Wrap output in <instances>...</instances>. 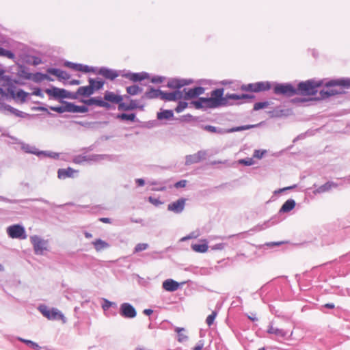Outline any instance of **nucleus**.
<instances>
[{
    "label": "nucleus",
    "instance_id": "nucleus-1",
    "mask_svg": "<svg viewBox=\"0 0 350 350\" xmlns=\"http://www.w3.org/2000/svg\"><path fill=\"white\" fill-rule=\"evenodd\" d=\"M224 88H217L211 92L210 98L199 97L197 100H192L191 105L197 109H215L225 105L226 100L223 98Z\"/></svg>",
    "mask_w": 350,
    "mask_h": 350
},
{
    "label": "nucleus",
    "instance_id": "nucleus-2",
    "mask_svg": "<svg viewBox=\"0 0 350 350\" xmlns=\"http://www.w3.org/2000/svg\"><path fill=\"white\" fill-rule=\"evenodd\" d=\"M323 82L322 80L316 81L310 79L306 81H301L295 87L296 95L301 96H314L318 92L317 88L322 86Z\"/></svg>",
    "mask_w": 350,
    "mask_h": 350
},
{
    "label": "nucleus",
    "instance_id": "nucleus-3",
    "mask_svg": "<svg viewBox=\"0 0 350 350\" xmlns=\"http://www.w3.org/2000/svg\"><path fill=\"white\" fill-rule=\"evenodd\" d=\"M273 92L275 95L291 97L296 95L295 87L291 83H273Z\"/></svg>",
    "mask_w": 350,
    "mask_h": 350
},
{
    "label": "nucleus",
    "instance_id": "nucleus-4",
    "mask_svg": "<svg viewBox=\"0 0 350 350\" xmlns=\"http://www.w3.org/2000/svg\"><path fill=\"white\" fill-rule=\"evenodd\" d=\"M44 92L49 95V96L56 100L64 98L77 99L78 98L77 92L73 93L68 92L65 89L59 88L55 86H52L51 88L45 89Z\"/></svg>",
    "mask_w": 350,
    "mask_h": 350
},
{
    "label": "nucleus",
    "instance_id": "nucleus-5",
    "mask_svg": "<svg viewBox=\"0 0 350 350\" xmlns=\"http://www.w3.org/2000/svg\"><path fill=\"white\" fill-rule=\"evenodd\" d=\"M31 243L33 245L34 253L36 255H43L45 251H48L47 240L42 239L38 235H33L30 237Z\"/></svg>",
    "mask_w": 350,
    "mask_h": 350
},
{
    "label": "nucleus",
    "instance_id": "nucleus-6",
    "mask_svg": "<svg viewBox=\"0 0 350 350\" xmlns=\"http://www.w3.org/2000/svg\"><path fill=\"white\" fill-rule=\"evenodd\" d=\"M38 309L42 314L49 320H59L64 319V314L57 308H53L50 309L46 305L41 304L38 306Z\"/></svg>",
    "mask_w": 350,
    "mask_h": 350
},
{
    "label": "nucleus",
    "instance_id": "nucleus-7",
    "mask_svg": "<svg viewBox=\"0 0 350 350\" xmlns=\"http://www.w3.org/2000/svg\"><path fill=\"white\" fill-rule=\"evenodd\" d=\"M7 233L12 239H25L27 234L25 228L19 224H14L7 228Z\"/></svg>",
    "mask_w": 350,
    "mask_h": 350
},
{
    "label": "nucleus",
    "instance_id": "nucleus-8",
    "mask_svg": "<svg viewBox=\"0 0 350 350\" xmlns=\"http://www.w3.org/2000/svg\"><path fill=\"white\" fill-rule=\"evenodd\" d=\"M120 72H122L121 73L122 77L133 82L142 81L150 77L149 74L146 72H132L129 70H123Z\"/></svg>",
    "mask_w": 350,
    "mask_h": 350
},
{
    "label": "nucleus",
    "instance_id": "nucleus-9",
    "mask_svg": "<svg viewBox=\"0 0 350 350\" xmlns=\"http://www.w3.org/2000/svg\"><path fill=\"white\" fill-rule=\"evenodd\" d=\"M120 314L122 317L128 319H133L136 317L135 308L129 303H123L120 306Z\"/></svg>",
    "mask_w": 350,
    "mask_h": 350
},
{
    "label": "nucleus",
    "instance_id": "nucleus-10",
    "mask_svg": "<svg viewBox=\"0 0 350 350\" xmlns=\"http://www.w3.org/2000/svg\"><path fill=\"white\" fill-rule=\"evenodd\" d=\"M121 70H113L107 67H101L99 68L97 74L102 75L107 79L114 80L118 76H121Z\"/></svg>",
    "mask_w": 350,
    "mask_h": 350
},
{
    "label": "nucleus",
    "instance_id": "nucleus-11",
    "mask_svg": "<svg viewBox=\"0 0 350 350\" xmlns=\"http://www.w3.org/2000/svg\"><path fill=\"white\" fill-rule=\"evenodd\" d=\"M205 89L203 87L198 86L191 89L184 88L183 92H185L183 98L185 100L194 98L202 94L204 92Z\"/></svg>",
    "mask_w": 350,
    "mask_h": 350
},
{
    "label": "nucleus",
    "instance_id": "nucleus-12",
    "mask_svg": "<svg viewBox=\"0 0 350 350\" xmlns=\"http://www.w3.org/2000/svg\"><path fill=\"white\" fill-rule=\"evenodd\" d=\"M82 102L88 106L95 105L106 109L111 107V105L108 102L103 100L100 97H92L88 100H83Z\"/></svg>",
    "mask_w": 350,
    "mask_h": 350
},
{
    "label": "nucleus",
    "instance_id": "nucleus-13",
    "mask_svg": "<svg viewBox=\"0 0 350 350\" xmlns=\"http://www.w3.org/2000/svg\"><path fill=\"white\" fill-rule=\"evenodd\" d=\"M191 82V80L172 78L169 79L167 84V87L169 88L176 89V90H179L180 88L184 87L185 85L190 84Z\"/></svg>",
    "mask_w": 350,
    "mask_h": 350
},
{
    "label": "nucleus",
    "instance_id": "nucleus-14",
    "mask_svg": "<svg viewBox=\"0 0 350 350\" xmlns=\"http://www.w3.org/2000/svg\"><path fill=\"white\" fill-rule=\"evenodd\" d=\"M185 205V199L179 198L178 200L168 204L167 210L179 214L183 212Z\"/></svg>",
    "mask_w": 350,
    "mask_h": 350
},
{
    "label": "nucleus",
    "instance_id": "nucleus-15",
    "mask_svg": "<svg viewBox=\"0 0 350 350\" xmlns=\"http://www.w3.org/2000/svg\"><path fill=\"white\" fill-rule=\"evenodd\" d=\"M183 98L182 91L175 90L172 92H162L161 100L167 101H176Z\"/></svg>",
    "mask_w": 350,
    "mask_h": 350
},
{
    "label": "nucleus",
    "instance_id": "nucleus-16",
    "mask_svg": "<svg viewBox=\"0 0 350 350\" xmlns=\"http://www.w3.org/2000/svg\"><path fill=\"white\" fill-rule=\"evenodd\" d=\"M103 157H104V155H103V154H92L90 156L79 154V155L75 156L73 158V162L76 164H81V163H83L84 161H98L99 159H103Z\"/></svg>",
    "mask_w": 350,
    "mask_h": 350
},
{
    "label": "nucleus",
    "instance_id": "nucleus-17",
    "mask_svg": "<svg viewBox=\"0 0 350 350\" xmlns=\"http://www.w3.org/2000/svg\"><path fill=\"white\" fill-rule=\"evenodd\" d=\"M325 85L327 88L341 86L345 88H350V79L347 78L330 80L327 82Z\"/></svg>",
    "mask_w": 350,
    "mask_h": 350
},
{
    "label": "nucleus",
    "instance_id": "nucleus-18",
    "mask_svg": "<svg viewBox=\"0 0 350 350\" xmlns=\"http://www.w3.org/2000/svg\"><path fill=\"white\" fill-rule=\"evenodd\" d=\"M104 99L106 102H111L120 105V103H122L123 96L121 95H116L113 92L106 91L104 94Z\"/></svg>",
    "mask_w": 350,
    "mask_h": 350
},
{
    "label": "nucleus",
    "instance_id": "nucleus-19",
    "mask_svg": "<svg viewBox=\"0 0 350 350\" xmlns=\"http://www.w3.org/2000/svg\"><path fill=\"white\" fill-rule=\"evenodd\" d=\"M162 90L150 87L142 96V99H154L160 97L161 99Z\"/></svg>",
    "mask_w": 350,
    "mask_h": 350
},
{
    "label": "nucleus",
    "instance_id": "nucleus-20",
    "mask_svg": "<svg viewBox=\"0 0 350 350\" xmlns=\"http://www.w3.org/2000/svg\"><path fill=\"white\" fill-rule=\"evenodd\" d=\"M78 172L73 168L68 167L67 168H60L57 171V177L59 179H66L67 178L74 177V174Z\"/></svg>",
    "mask_w": 350,
    "mask_h": 350
},
{
    "label": "nucleus",
    "instance_id": "nucleus-21",
    "mask_svg": "<svg viewBox=\"0 0 350 350\" xmlns=\"http://www.w3.org/2000/svg\"><path fill=\"white\" fill-rule=\"evenodd\" d=\"M137 108H139L141 109H144V106H139L137 103L136 100H131L129 104H126L124 102L122 103H120V105L118 106V109L119 111H131L134 110Z\"/></svg>",
    "mask_w": 350,
    "mask_h": 350
},
{
    "label": "nucleus",
    "instance_id": "nucleus-22",
    "mask_svg": "<svg viewBox=\"0 0 350 350\" xmlns=\"http://www.w3.org/2000/svg\"><path fill=\"white\" fill-rule=\"evenodd\" d=\"M162 286L167 291L174 292L179 288L180 284L172 279H167L163 282Z\"/></svg>",
    "mask_w": 350,
    "mask_h": 350
},
{
    "label": "nucleus",
    "instance_id": "nucleus-23",
    "mask_svg": "<svg viewBox=\"0 0 350 350\" xmlns=\"http://www.w3.org/2000/svg\"><path fill=\"white\" fill-rule=\"evenodd\" d=\"M47 72L57 77L59 79L66 80L70 78V75L58 68H49L47 69Z\"/></svg>",
    "mask_w": 350,
    "mask_h": 350
},
{
    "label": "nucleus",
    "instance_id": "nucleus-24",
    "mask_svg": "<svg viewBox=\"0 0 350 350\" xmlns=\"http://www.w3.org/2000/svg\"><path fill=\"white\" fill-rule=\"evenodd\" d=\"M338 184L332 181H327L325 184L319 187L317 189L313 191L314 194L325 193L329 191L332 188H336Z\"/></svg>",
    "mask_w": 350,
    "mask_h": 350
},
{
    "label": "nucleus",
    "instance_id": "nucleus-25",
    "mask_svg": "<svg viewBox=\"0 0 350 350\" xmlns=\"http://www.w3.org/2000/svg\"><path fill=\"white\" fill-rule=\"evenodd\" d=\"M44 79L48 80L49 81H53V79L51 77H50L47 74H44L40 72H37L34 74H31V78L30 80H32L35 83H38L42 82Z\"/></svg>",
    "mask_w": 350,
    "mask_h": 350
},
{
    "label": "nucleus",
    "instance_id": "nucleus-26",
    "mask_svg": "<svg viewBox=\"0 0 350 350\" xmlns=\"http://www.w3.org/2000/svg\"><path fill=\"white\" fill-rule=\"evenodd\" d=\"M61 103L64 104L62 106H51L49 108L51 110L57 112L59 113H62L64 112H70V102L61 100Z\"/></svg>",
    "mask_w": 350,
    "mask_h": 350
},
{
    "label": "nucleus",
    "instance_id": "nucleus-27",
    "mask_svg": "<svg viewBox=\"0 0 350 350\" xmlns=\"http://www.w3.org/2000/svg\"><path fill=\"white\" fill-rule=\"evenodd\" d=\"M18 144L21 145V149L26 153H30L35 154L36 156L39 157V152L40 150H38L35 146H32L28 144H26L23 142H17Z\"/></svg>",
    "mask_w": 350,
    "mask_h": 350
},
{
    "label": "nucleus",
    "instance_id": "nucleus-28",
    "mask_svg": "<svg viewBox=\"0 0 350 350\" xmlns=\"http://www.w3.org/2000/svg\"><path fill=\"white\" fill-rule=\"evenodd\" d=\"M92 243L94 245V249L96 250V252H100L110 247L109 243L100 239H97L94 240V241H92Z\"/></svg>",
    "mask_w": 350,
    "mask_h": 350
},
{
    "label": "nucleus",
    "instance_id": "nucleus-29",
    "mask_svg": "<svg viewBox=\"0 0 350 350\" xmlns=\"http://www.w3.org/2000/svg\"><path fill=\"white\" fill-rule=\"evenodd\" d=\"M269 334H274L278 337L284 338L288 334V332L283 329L275 327L273 325H269L267 329Z\"/></svg>",
    "mask_w": 350,
    "mask_h": 350
},
{
    "label": "nucleus",
    "instance_id": "nucleus-30",
    "mask_svg": "<svg viewBox=\"0 0 350 350\" xmlns=\"http://www.w3.org/2000/svg\"><path fill=\"white\" fill-rule=\"evenodd\" d=\"M200 127L208 132L213 133H217L220 135H223L226 133V129H224L222 128L216 127L215 126L212 125H200Z\"/></svg>",
    "mask_w": 350,
    "mask_h": 350
},
{
    "label": "nucleus",
    "instance_id": "nucleus-31",
    "mask_svg": "<svg viewBox=\"0 0 350 350\" xmlns=\"http://www.w3.org/2000/svg\"><path fill=\"white\" fill-rule=\"evenodd\" d=\"M296 205V202L293 199L287 200L280 209V213H288L292 211Z\"/></svg>",
    "mask_w": 350,
    "mask_h": 350
},
{
    "label": "nucleus",
    "instance_id": "nucleus-32",
    "mask_svg": "<svg viewBox=\"0 0 350 350\" xmlns=\"http://www.w3.org/2000/svg\"><path fill=\"white\" fill-rule=\"evenodd\" d=\"M273 87V83L269 81H260L256 83V92L269 90Z\"/></svg>",
    "mask_w": 350,
    "mask_h": 350
},
{
    "label": "nucleus",
    "instance_id": "nucleus-33",
    "mask_svg": "<svg viewBox=\"0 0 350 350\" xmlns=\"http://www.w3.org/2000/svg\"><path fill=\"white\" fill-rule=\"evenodd\" d=\"M94 90L92 89V87L90 86H81L78 88L77 91V96H83L85 97L90 96L92 94H94Z\"/></svg>",
    "mask_w": 350,
    "mask_h": 350
},
{
    "label": "nucleus",
    "instance_id": "nucleus-34",
    "mask_svg": "<svg viewBox=\"0 0 350 350\" xmlns=\"http://www.w3.org/2000/svg\"><path fill=\"white\" fill-rule=\"evenodd\" d=\"M339 93H340V92H338L336 90H334V89L327 90H322L319 92V95L317 98V99H326V98H329L332 96L336 95Z\"/></svg>",
    "mask_w": 350,
    "mask_h": 350
},
{
    "label": "nucleus",
    "instance_id": "nucleus-35",
    "mask_svg": "<svg viewBox=\"0 0 350 350\" xmlns=\"http://www.w3.org/2000/svg\"><path fill=\"white\" fill-rule=\"evenodd\" d=\"M18 75L27 80H30L31 78V73L29 72V68L24 65H20L18 66Z\"/></svg>",
    "mask_w": 350,
    "mask_h": 350
},
{
    "label": "nucleus",
    "instance_id": "nucleus-36",
    "mask_svg": "<svg viewBox=\"0 0 350 350\" xmlns=\"http://www.w3.org/2000/svg\"><path fill=\"white\" fill-rule=\"evenodd\" d=\"M157 117L159 120L163 119L170 120L174 118V112L171 109L162 110L161 111L157 113Z\"/></svg>",
    "mask_w": 350,
    "mask_h": 350
},
{
    "label": "nucleus",
    "instance_id": "nucleus-37",
    "mask_svg": "<svg viewBox=\"0 0 350 350\" xmlns=\"http://www.w3.org/2000/svg\"><path fill=\"white\" fill-rule=\"evenodd\" d=\"M208 247L206 243L191 244V249L196 252H206L208 250Z\"/></svg>",
    "mask_w": 350,
    "mask_h": 350
},
{
    "label": "nucleus",
    "instance_id": "nucleus-38",
    "mask_svg": "<svg viewBox=\"0 0 350 350\" xmlns=\"http://www.w3.org/2000/svg\"><path fill=\"white\" fill-rule=\"evenodd\" d=\"M116 118L119 119V120H124V121L135 122V119H136V115L134 113H118L116 116Z\"/></svg>",
    "mask_w": 350,
    "mask_h": 350
},
{
    "label": "nucleus",
    "instance_id": "nucleus-39",
    "mask_svg": "<svg viewBox=\"0 0 350 350\" xmlns=\"http://www.w3.org/2000/svg\"><path fill=\"white\" fill-rule=\"evenodd\" d=\"M70 113H86L88 111V107L85 105H76L70 103Z\"/></svg>",
    "mask_w": 350,
    "mask_h": 350
},
{
    "label": "nucleus",
    "instance_id": "nucleus-40",
    "mask_svg": "<svg viewBox=\"0 0 350 350\" xmlns=\"http://www.w3.org/2000/svg\"><path fill=\"white\" fill-rule=\"evenodd\" d=\"M143 91V89L137 85H133L126 88V92L131 96H135Z\"/></svg>",
    "mask_w": 350,
    "mask_h": 350
},
{
    "label": "nucleus",
    "instance_id": "nucleus-41",
    "mask_svg": "<svg viewBox=\"0 0 350 350\" xmlns=\"http://www.w3.org/2000/svg\"><path fill=\"white\" fill-rule=\"evenodd\" d=\"M223 98H224L226 100V103L225 105H222V107H226V106H228V105H232V103L229 102V99H231V100H240L241 97H240V94H227L225 96H223Z\"/></svg>",
    "mask_w": 350,
    "mask_h": 350
},
{
    "label": "nucleus",
    "instance_id": "nucleus-42",
    "mask_svg": "<svg viewBox=\"0 0 350 350\" xmlns=\"http://www.w3.org/2000/svg\"><path fill=\"white\" fill-rule=\"evenodd\" d=\"M18 340L25 344H26L27 346L30 347L31 348L33 349H38V350H40V346L38 345V344H37L36 342L32 341V340H27V339H24L23 338H18Z\"/></svg>",
    "mask_w": 350,
    "mask_h": 350
},
{
    "label": "nucleus",
    "instance_id": "nucleus-43",
    "mask_svg": "<svg viewBox=\"0 0 350 350\" xmlns=\"http://www.w3.org/2000/svg\"><path fill=\"white\" fill-rule=\"evenodd\" d=\"M0 56L7 57L11 59H14L15 58V54L12 51L5 49L1 46H0Z\"/></svg>",
    "mask_w": 350,
    "mask_h": 350
},
{
    "label": "nucleus",
    "instance_id": "nucleus-44",
    "mask_svg": "<svg viewBox=\"0 0 350 350\" xmlns=\"http://www.w3.org/2000/svg\"><path fill=\"white\" fill-rule=\"evenodd\" d=\"M38 153L39 156L44 155V157H50L55 159H58L59 157V153L51 151L40 150Z\"/></svg>",
    "mask_w": 350,
    "mask_h": 350
},
{
    "label": "nucleus",
    "instance_id": "nucleus-45",
    "mask_svg": "<svg viewBox=\"0 0 350 350\" xmlns=\"http://www.w3.org/2000/svg\"><path fill=\"white\" fill-rule=\"evenodd\" d=\"M0 200L4 201V202H9V203H12V204H18V203H20V202H28V201H34L35 200L34 199L10 200V199H8L7 198H5L3 196H0Z\"/></svg>",
    "mask_w": 350,
    "mask_h": 350
},
{
    "label": "nucleus",
    "instance_id": "nucleus-46",
    "mask_svg": "<svg viewBox=\"0 0 350 350\" xmlns=\"http://www.w3.org/2000/svg\"><path fill=\"white\" fill-rule=\"evenodd\" d=\"M199 163L195 154L187 155L185 157V165H190L194 163Z\"/></svg>",
    "mask_w": 350,
    "mask_h": 350
},
{
    "label": "nucleus",
    "instance_id": "nucleus-47",
    "mask_svg": "<svg viewBox=\"0 0 350 350\" xmlns=\"http://www.w3.org/2000/svg\"><path fill=\"white\" fill-rule=\"evenodd\" d=\"M175 330L178 334V340L179 342H185L188 339V337L185 334L182 333L183 331H185L184 328L176 327Z\"/></svg>",
    "mask_w": 350,
    "mask_h": 350
},
{
    "label": "nucleus",
    "instance_id": "nucleus-48",
    "mask_svg": "<svg viewBox=\"0 0 350 350\" xmlns=\"http://www.w3.org/2000/svg\"><path fill=\"white\" fill-rule=\"evenodd\" d=\"M77 124H79L81 126L89 128V129H95L96 128V125L100 124V122H77Z\"/></svg>",
    "mask_w": 350,
    "mask_h": 350
},
{
    "label": "nucleus",
    "instance_id": "nucleus-49",
    "mask_svg": "<svg viewBox=\"0 0 350 350\" xmlns=\"http://www.w3.org/2000/svg\"><path fill=\"white\" fill-rule=\"evenodd\" d=\"M148 247H149V245L148 243H138L135 245L134 250H133V253L135 254V253H138L139 252L146 250V249L148 248Z\"/></svg>",
    "mask_w": 350,
    "mask_h": 350
},
{
    "label": "nucleus",
    "instance_id": "nucleus-50",
    "mask_svg": "<svg viewBox=\"0 0 350 350\" xmlns=\"http://www.w3.org/2000/svg\"><path fill=\"white\" fill-rule=\"evenodd\" d=\"M198 119V117H194L192 115L187 113L186 115H183L180 117V120L181 122H190L192 121H196Z\"/></svg>",
    "mask_w": 350,
    "mask_h": 350
},
{
    "label": "nucleus",
    "instance_id": "nucleus-51",
    "mask_svg": "<svg viewBox=\"0 0 350 350\" xmlns=\"http://www.w3.org/2000/svg\"><path fill=\"white\" fill-rule=\"evenodd\" d=\"M80 72H94V73H97L96 72V68H94V67H90L88 65H84V64H81V68H79V70Z\"/></svg>",
    "mask_w": 350,
    "mask_h": 350
},
{
    "label": "nucleus",
    "instance_id": "nucleus-52",
    "mask_svg": "<svg viewBox=\"0 0 350 350\" xmlns=\"http://www.w3.org/2000/svg\"><path fill=\"white\" fill-rule=\"evenodd\" d=\"M29 94L26 92H25L23 90L20 89L17 92L16 97L18 98L22 103H24L26 101L27 97L28 96Z\"/></svg>",
    "mask_w": 350,
    "mask_h": 350
},
{
    "label": "nucleus",
    "instance_id": "nucleus-53",
    "mask_svg": "<svg viewBox=\"0 0 350 350\" xmlns=\"http://www.w3.org/2000/svg\"><path fill=\"white\" fill-rule=\"evenodd\" d=\"M112 306H113L114 308H116L117 305L115 302L110 301L107 299H103V304H102V308L104 310H107L110 307H112Z\"/></svg>",
    "mask_w": 350,
    "mask_h": 350
},
{
    "label": "nucleus",
    "instance_id": "nucleus-54",
    "mask_svg": "<svg viewBox=\"0 0 350 350\" xmlns=\"http://www.w3.org/2000/svg\"><path fill=\"white\" fill-rule=\"evenodd\" d=\"M64 66L77 71H79V68H81V64L73 63L68 61L64 62Z\"/></svg>",
    "mask_w": 350,
    "mask_h": 350
},
{
    "label": "nucleus",
    "instance_id": "nucleus-55",
    "mask_svg": "<svg viewBox=\"0 0 350 350\" xmlns=\"http://www.w3.org/2000/svg\"><path fill=\"white\" fill-rule=\"evenodd\" d=\"M241 88L243 91L256 92V83L243 85Z\"/></svg>",
    "mask_w": 350,
    "mask_h": 350
},
{
    "label": "nucleus",
    "instance_id": "nucleus-56",
    "mask_svg": "<svg viewBox=\"0 0 350 350\" xmlns=\"http://www.w3.org/2000/svg\"><path fill=\"white\" fill-rule=\"evenodd\" d=\"M188 106V103L186 101H179L178 105L175 108V111L177 113L182 112Z\"/></svg>",
    "mask_w": 350,
    "mask_h": 350
},
{
    "label": "nucleus",
    "instance_id": "nucleus-57",
    "mask_svg": "<svg viewBox=\"0 0 350 350\" xmlns=\"http://www.w3.org/2000/svg\"><path fill=\"white\" fill-rule=\"evenodd\" d=\"M217 314V311H213L212 313L207 317L206 319V323L208 326H211L213 323Z\"/></svg>",
    "mask_w": 350,
    "mask_h": 350
},
{
    "label": "nucleus",
    "instance_id": "nucleus-58",
    "mask_svg": "<svg viewBox=\"0 0 350 350\" xmlns=\"http://www.w3.org/2000/svg\"><path fill=\"white\" fill-rule=\"evenodd\" d=\"M239 163L244 165L245 166H250L254 163V161L252 158H245L239 160Z\"/></svg>",
    "mask_w": 350,
    "mask_h": 350
},
{
    "label": "nucleus",
    "instance_id": "nucleus-59",
    "mask_svg": "<svg viewBox=\"0 0 350 350\" xmlns=\"http://www.w3.org/2000/svg\"><path fill=\"white\" fill-rule=\"evenodd\" d=\"M1 83H2V81H5L6 85L9 87L10 85H14L13 84V79H12V77L10 76V75H5L4 74L2 75V77H1Z\"/></svg>",
    "mask_w": 350,
    "mask_h": 350
},
{
    "label": "nucleus",
    "instance_id": "nucleus-60",
    "mask_svg": "<svg viewBox=\"0 0 350 350\" xmlns=\"http://www.w3.org/2000/svg\"><path fill=\"white\" fill-rule=\"evenodd\" d=\"M269 105V103L267 101L265 102H258L256 103L254 105V110L258 111L261 109L265 108Z\"/></svg>",
    "mask_w": 350,
    "mask_h": 350
},
{
    "label": "nucleus",
    "instance_id": "nucleus-61",
    "mask_svg": "<svg viewBox=\"0 0 350 350\" xmlns=\"http://www.w3.org/2000/svg\"><path fill=\"white\" fill-rule=\"evenodd\" d=\"M196 156L198 160V161H201L202 160L204 159L207 153L205 150H199L196 154Z\"/></svg>",
    "mask_w": 350,
    "mask_h": 350
},
{
    "label": "nucleus",
    "instance_id": "nucleus-62",
    "mask_svg": "<svg viewBox=\"0 0 350 350\" xmlns=\"http://www.w3.org/2000/svg\"><path fill=\"white\" fill-rule=\"evenodd\" d=\"M105 84V81L100 79L95 81L94 86V92L95 90H101L103 88V85Z\"/></svg>",
    "mask_w": 350,
    "mask_h": 350
},
{
    "label": "nucleus",
    "instance_id": "nucleus-63",
    "mask_svg": "<svg viewBox=\"0 0 350 350\" xmlns=\"http://www.w3.org/2000/svg\"><path fill=\"white\" fill-rule=\"evenodd\" d=\"M266 150H255L254 152V157L257 159H261L263 157V156L266 154Z\"/></svg>",
    "mask_w": 350,
    "mask_h": 350
},
{
    "label": "nucleus",
    "instance_id": "nucleus-64",
    "mask_svg": "<svg viewBox=\"0 0 350 350\" xmlns=\"http://www.w3.org/2000/svg\"><path fill=\"white\" fill-rule=\"evenodd\" d=\"M165 80V77L162 76H154L151 79V82L153 83H161Z\"/></svg>",
    "mask_w": 350,
    "mask_h": 350
}]
</instances>
